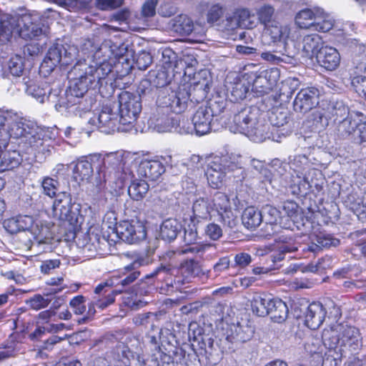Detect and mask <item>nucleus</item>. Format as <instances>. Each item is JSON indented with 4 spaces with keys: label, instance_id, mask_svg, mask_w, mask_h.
<instances>
[{
    "label": "nucleus",
    "instance_id": "3",
    "mask_svg": "<svg viewBox=\"0 0 366 366\" xmlns=\"http://www.w3.org/2000/svg\"><path fill=\"white\" fill-rule=\"evenodd\" d=\"M325 337L337 347L340 344L341 348H347L350 351H356L362 346L360 330L347 324L340 323L325 328Z\"/></svg>",
    "mask_w": 366,
    "mask_h": 366
},
{
    "label": "nucleus",
    "instance_id": "17",
    "mask_svg": "<svg viewBox=\"0 0 366 366\" xmlns=\"http://www.w3.org/2000/svg\"><path fill=\"white\" fill-rule=\"evenodd\" d=\"M165 167L158 159H142L138 167V172L149 181H156L164 173Z\"/></svg>",
    "mask_w": 366,
    "mask_h": 366
},
{
    "label": "nucleus",
    "instance_id": "50",
    "mask_svg": "<svg viewBox=\"0 0 366 366\" xmlns=\"http://www.w3.org/2000/svg\"><path fill=\"white\" fill-rule=\"evenodd\" d=\"M56 314V312L51 309L40 312L36 317V325L49 326L51 321L55 320Z\"/></svg>",
    "mask_w": 366,
    "mask_h": 366
},
{
    "label": "nucleus",
    "instance_id": "41",
    "mask_svg": "<svg viewBox=\"0 0 366 366\" xmlns=\"http://www.w3.org/2000/svg\"><path fill=\"white\" fill-rule=\"evenodd\" d=\"M282 209L294 222H297L298 218H302V212L300 207L298 204L293 200L285 201L282 204Z\"/></svg>",
    "mask_w": 366,
    "mask_h": 366
},
{
    "label": "nucleus",
    "instance_id": "35",
    "mask_svg": "<svg viewBox=\"0 0 366 366\" xmlns=\"http://www.w3.org/2000/svg\"><path fill=\"white\" fill-rule=\"evenodd\" d=\"M316 19L315 14L311 9L300 10L295 16V24L299 28H313Z\"/></svg>",
    "mask_w": 366,
    "mask_h": 366
},
{
    "label": "nucleus",
    "instance_id": "61",
    "mask_svg": "<svg viewBox=\"0 0 366 366\" xmlns=\"http://www.w3.org/2000/svg\"><path fill=\"white\" fill-rule=\"evenodd\" d=\"M170 78L164 70H159L156 74V84L158 87H164L170 83Z\"/></svg>",
    "mask_w": 366,
    "mask_h": 366
},
{
    "label": "nucleus",
    "instance_id": "48",
    "mask_svg": "<svg viewBox=\"0 0 366 366\" xmlns=\"http://www.w3.org/2000/svg\"><path fill=\"white\" fill-rule=\"evenodd\" d=\"M334 20L328 16L315 19L313 30L319 32H327L330 31L334 26Z\"/></svg>",
    "mask_w": 366,
    "mask_h": 366
},
{
    "label": "nucleus",
    "instance_id": "62",
    "mask_svg": "<svg viewBox=\"0 0 366 366\" xmlns=\"http://www.w3.org/2000/svg\"><path fill=\"white\" fill-rule=\"evenodd\" d=\"M307 184H308V182L305 179H300L298 184H292V194L300 197L305 195L307 193V188L305 187Z\"/></svg>",
    "mask_w": 366,
    "mask_h": 366
},
{
    "label": "nucleus",
    "instance_id": "10",
    "mask_svg": "<svg viewBox=\"0 0 366 366\" xmlns=\"http://www.w3.org/2000/svg\"><path fill=\"white\" fill-rule=\"evenodd\" d=\"M290 34V29L289 26H283L276 21L264 26L262 38L267 44L281 43L285 46Z\"/></svg>",
    "mask_w": 366,
    "mask_h": 366
},
{
    "label": "nucleus",
    "instance_id": "49",
    "mask_svg": "<svg viewBox=\"0 0 366 366\" xmlns=\"http://www.w3.org/2000/svg\"><path fill=\"white\" fill-rule=\"evenodd\" d=\"M51 302V300L39 294H36L27 302L29 306L35 310L46 307Z\"/></svg>",
    "mask_w": 366,
    "mask_h": 366
},
{
    "label": "nucleus",
    "instance_id": "5",
    "mask_svg": "<svg viewBox=\"0 0 366 366\" xmlns=\"http://www.w3.org/2000/svg\"><path fill=\"white\" fill-rule=\"evenodd\" d=\"M118 238L129 244H135L147 238V228L139 219L121 220L114 228Z\"/></svg>",
    "mask_w": 366,
    "mask_h": 366
},
{
    "label": "nucleus",
    "instance_id": "51",
    "mask_svg": "<svg viewBox=\"0 0 366 366\" xmlns=\"http://www.w3.org/2000/svg\"><path fill=\"white\" fill-rule=\"evenodd\" d=\"M85 301L83 295H77L71 300L69 305L75 314L82 315L85 312Z\"/></svg>",
    "mask_w": 366,
    "mask_h": 366
},
{
    "label": "nucleus",
    "instance_id": "4",
    "mask_svg": "<svg viewBox=\"0 0 366 366\" xmlns=\"http://www.w3.org/2000/svg\"><path fill=\"white\" fill-rule=\"evenodd\" d=\"M53 214L60 221L59 233L65 240H74L77 232L81 229L79 214L72 211L71 206L67 201L56 197L52 205Z\"/></svg>",
    "mask_w": 366,
    "mask_h": 366
},
{
    "label": "nucleus",
    "instance_id": "60",
    "mask_svg": "<svg viewBox=\"0 0 366 366\" xmlns=\"http://www.w3.org/2000/svg\"><path fill=\"white\" fill-rule=\"evenodd\" d=\"M13 32V26L8 21L0 20V40L2 38L9 39Z\"/></svg>",
    "mask_w": 366,
    "mask_h": 366
},
{
    "label": "nucleus",
    "instance_id": "39",
    "mask_svg": "<svg viewBox=\"0 0 366 366\" xmlns=\"http://www.w3.org/2000/svg\"><path fill=\"white\" fill-rule=\"evenodd\" d=\"M334 111L333 105L328 104L326 108L317 107L312 113V119L316 123H322L323 119L327 122L335 116Z\"/></svg>",
    "mask_w": 366,
    "mask_h": 366
},
{
    "label": "nucleus",
    "instance_id": "8",
    "mask_svg": "<svg viewBox=\"0 0 366 366\" xmlns=\"http://www.w3.org/2000/svg\"><path fill=\"white\" fill-rule=\"evenodd\" d=\"M351 87L366 100V62H355L348 71Z\"/></svg>",
    "mask_w": 366,
    "mask_h": 366
},
{
    "label": "nucleus",
    "instance_id": "6",
    "mask_svg": "<svg viewBox=\"0 0 366 366\" xmlns=\"http://www.w3.org/2000/svg\"><path fill=\"white\" fill-rule=\"evenodd\" d=\"M121 293H122V289H119L117 283L109 277L105 282L99 283L95 287L92 307L96 306L100 310H104L113 304L115 297Z\"/></svg>",
    "mask_w": 366,
    "mask_h": 366
},
{
    "label": "nucleus",
    "instance_id": "63",
    "mask_svg": "<svg viewBox=\"0 0 366 366\" xmlns=\"http://www.w3.org/2000/svg\"><path fill=\"white\" fill-rule=\"evenodd\" d=\"M87 234L89 239L90 242H92V244H94L95 242L99 244L101 239L103 242H107L104 237L100 235V230L97 227L89 228L87 232Z\"/></svg>",
    "mask_w": 366,
    "mask_h": 366
},
{
    "label": "nucleus",
    "instance_id": "7",
    "mask_svg": "<svg viewBox=\"0 0 366 366\" xmlns=\"http://www.w3.org/2000/svg\"><path fill=\"white\" fill-rule=\"evenodd\" d=\"M319 95V89L315 86L301 89L294 99V109L301 113L310 111L317 104Z\"/></svg>",
    "mask_w": 366,
    "mask_h": 366
},
{
    "label": "nucleus",
    "instance_id": "30",
    "mask_svg": "<svg viewBox=\"0 0 366 366\" xmlns=\"http://www.w3.org/2000/svg\"><path fill=\"white\" fill-rule=\"evenodd\" d=\"M23 337L24 335L17 332L9 335L7 345L0 350V361L16 356L19 350L17 345Z\"/></svg>",
    "mask_w": 366,
    "mask_h": 366
},
{
    "label": "nucleus",
    "instance_id": "1",
    "mask_svg": "<svg viewBox=\"0 0 366 366\" xmlns=\"http://www.w3.org/2000/svg\"><path fill=\"white\" fill-rule=\"evenodd\" d=\"M119 123L125 126V129H132L142 111L140 100L132 93L122 91L118 97ZM99 127L104 132L109 133L117 127V114L112 108L106 104L102 107L98 117Z\"/></svg>",
    "mask_w": 366,
    "mask_h": 366
},
{
    "label": "nucleus",
    "instance_id": "33",
    "mask_svg": "<svg viewBox=\"0 0 366 366\" xmlns=\"http://www.w3.org/2000/svg\"><path fill=\"white\" fill-rule=\"evenodd\" d=\"M149 188V184L146 180L134 179L129 186L128 194L132 199L139 201L146 197Z\"/></svg>",
    "mask_w": 366,
    "mask_h": 366
},
{
    "label": "nucleus",
    "instance_id": "57",
    "mask_svg": "<svg viewBox=\"0 0 366 366\" xmlns=\"http://www.w3.org/2000/svg\"><path fill=\"white\" fill-rule=\"evenodd\" d=\"M66 337V335H65L64 337H59L57 335H52L49 337L47 340L44 341L43 345L41 346L39 349V353H42L43 350H51L56 343L65 340Z\"/></svg>",
    "mask_w": 366,
    "mask_h": 366
},
{
    "label": "nucleus",
    "instance_id": "55",
    "mask_svg": "<svg viewBox=\"0 0 366 366\" xmlns=\"http://www.w3.org/2000/svg\"><path fill=\"white\" fill-rule=\"evenodd\" d=\"M152 63V57L147 52L139 54L136 59V64L139 69L146 70Z\"/></svg>",
    "mask_w": 366,
    "mask_h": 366
},
{
    "label": "nucleus",
    "instance_id": "11",
    "mask_svg": "<svg viewBox=\"0 0 366 366\" xmlns=\"http://www.w3.org/2000/svg\"><path fill=\"white\" fill-rule=\"evenodd\" d=\"M99 159L100 156L95 154L83 156L78 159L73 169L74 180L82 182L84 179H88L93 174L95 162L99 161Z\"/></svg>",
    "mask_w": 366,
    "mask_h": 366
},
{
    "label": "nucleus",
    "instance_id": "46",
    "mask_svg": "<svg viewBox=\"0 0 366 366\" xmlns=\"http://www.w3.org/2000/svg\"><path fill=\"white\" fill-rule=\"evenodd\" d=\"M350 252L357 259L366 257V237L357 238L350 246Z\"/></svg>",
    "mask_w": 366,
    "mask_h": 366
},
{
    "label": "nucleus",
    "instance_id": "64",
    "mask_svg": "<svg viewBox=\"0 0 366 366\" xmlns=\"http://www.w3.org/2000/svg\"><path fill=\"white\" fill-rule=\"evenodd\" d=\"M56 366H81L79 360L69 357H62L56 363Z\"/></svg>",
    "mask_w": 366,
    "mask_h": 366
},
{
    "label": "nucleus",
    "instance_id": "34",
    "mask_svg": "<svg viewBox=\"0 0 366 366\" xmlns=\"http://www.w3.org/2000/svg\"><path fill=\"white\" fill-rule=\"evenodd\" d=\"M179 232V224L176 219L164 220L160 227V236L162 239L171 242L175 239Z\"/></svg>",
    "mask_w": 366,
    "mask_h": 366
},
{
    "label": "nucleus",
    "instance_id": "22",
    "mask_svg": "<svg viewBox=\"0 0 366 366\" xmlns=\"http://www.w3.org/2000/svg\"><path fill=\"white\" fill-rule=\"evenodd\" d=\"M280 79V71L277 68H272L264 71L263 75H259L254 79V85L256 87L261 88L260 92L267 93L272 90L273 87L277 85Z\"/></svg>",
    "mask_w": 366,
    "mask_h": 366
},
{
    "label": "nucleus",
    "instance_id": "54",
    "mask_svg": "<svg viewBox=\"0 0 366 366\" xmlns=\"http://www.w3.org/2000/svg\"><path fill=\"white\" fill-rule=\"evenodd\" d=\"M205 234L212 240H217L222 236V229L219 225L210 223L205 229Z\"/></svg>",
    "mask_w": 366,
    "mask_h": 366
},
{
    "label": "nucleus",
    "instance_id": "12",
    "mask_svg": "<svg viewBox=\"0 0 366 366\" xmlns=\"http://www.w3.org/2000/svg\"><path fill=\"white\" fill-rule=\"evenodd\" d=\"M140 274L139 269L132 268L129 264H127L114 270L110 277L117 283L119 289H122L123 292L139 277Z\"/></svg>",
    "mask_w": 366,
    "mask_h": 366
},
{
    "label": "nucleus",
    "instance_id": "2",
    "mask_svg": "<svg viewBox=\"0 0 366 366\" xmlns=\"http://www.w3.org/2000/svg\"><path fill=\"white\" fill-rule=\"evenodd\" d=\"M200 272L198 261L190 259L183 261L179 267L161 265L145 275L142 280L156 278L158 282H164L167 287L180 290L184 285L191 282Z\"/></svg>",
    "mask_w": 366,
    "mask_h": 366
},
{
    "label": "nucleus",
    "instance_id": "16",
    "mask_svg": "<svg viewBox=\"0 0 366 366\" xmlns=\"http://www.w3.org/2000/svg\"><path fill=\"white\" fill-rule=\"evenodd\" d=\"M340 127L345 134L359 139L360 142H366V117L359 120L346 117L342 121Z\"/></svg>",
    "mask_w": 366,
    "mask_h": 366
},
{
    "label": "nucleus",
    "instance_id": "28",
    "mask_svg": "<svg viewBox=\"0 0 366 366\" xmlns=\"http://www.w3.org/2000/svg\"><path fill=\"white\" fill-rule=\"evenodd\" d=\"M16 131L14 134L16 138L21 139L20 143L27 144L26 147L31 148L32 150H37L43 146V139L38 135L27 132L25 129L20 127L19 124H16Z\"/></svg>",
    "mask_w": 366,
    "mask_h": 366
},
{
    "label": "nucleus",
    "instance_id": "9",
    "mask_svg": "<svg viewBox=\"0 0 366 366\" xmlns=\"http://www.w3.org/2000/svg\"><path fill=\"white\" fill-rule=\"evenodd\" d=\"M212 207L217 212L220 221L224 224L231 226L235 216L229 197L222 192H215L212 199Z\"/></svg>",
    "mask_w": 366,
    "mask_h": 366
},
{
    "label": "nucleus",
    "instance_id": "38",
    "mask_svg": "<svg viewBox=\"0 0 366 366\" xmlns=\"http://www.w3.org/2000/svg\"><path fill=\"white\" fill-rule=\"evenodd\" d=\"M332 261L331 256L325 255L320 258L315 264H308L307 269L311 272L324 274L332 268Z\"/></svg>",
    "mask_w": 366,
    "mask_h": 366
},
{
    "label": "nucleus",
    "instance_id": "20",
    "mask_svg": "<svg viewBox=\"0 0 366 366\" xmlns=\"http://www.w3.org/2000/svg\"><path fill=\"white\" fill-rule=\"evenodd\" d=\"M34 218L30 215H17L5 219L3 222L4 229L10 234H17L20 232L30 230Z\"/></svg>",
    "mask_w": 366,
    "mask_h": 366
},
{
    "label": "nucleus",
    "instance_id": "53",
    "mask_svg": "<svg viewBox=\"0 0 366 366\" xmlns=\"http://www.w3.org/2000/svg\"><path fill=\"white\" fill-rule=\"evenodd\" d=\"M234 266L244 269L252 262V257L247 252H239L234 257Z\"/></svg>",
    "mask_w": 366,
    "mask_h": 366
},
{
    "label": "nucleus",
    "instance_id": "36",
    "mask_svg": "<svg viewBox=\"0 0 366 366\" xmlns=\"http://www.w3.org/2000/svg\"><path fill=\"white\" fill-rule=\"evenodd\" d=\"M174 29L182 35H188L194 29L193 21L186 14H179L175 17L173 24Z\"/></svg>",
    "mask_w": 366,
    "mask_h": 366
},
{
    "label": "nucleus",
    "instance_id": "47",
    "mask_svg": "<svg viewBox=\"0 0 366 366\" xmlns=\"http://www.w3.org/2000/svg\"><path fill=\"white\" fill-rule=\"evenodd\" d=\"M224 9L219 4H215L210 6L207 13V21L213 25L223 17Z\"/></svg>",
    "mask_w": 366,
    "mask_h": 366
},
{
    "label": "nucleus",
    "instance_id": "45",
    "mask_svg": "<svg viewBox=\"0 0 366 366\" xmlns=\"http://www.w3.org/2000/svg\"><path fill=\"white\" fill-rule=\"evenodd\" d=\"M46 58L51 61L53 66L58 64L64 66L70 64L67 61H62L61 49L58 46H51L46 53Z\"/></svg>",
    "mask_w": 366,
    "mask_h": 366
},
{
    "label": "nucleus",
    "instance_id": "31",
    "mask_svg": "<svg viewBox=\"0 0 366 366\" xmlns=\"http://www.w3.org/2000/svg\"><path fill=\"white\" fill-rule=\"evenodd\" d=\"M29 16H24L21 18V21L24 25L20 27L19 30V36L24 39H32L39 36L42 33V29L39 24L31 22Z\"/></svg>",
    "mask_w": 366,
    "mask_h": 366
},
{
    "label": "nucleus",
    "instance_id": "13",
    "mask_svg": "<svg viewBox=\"0 0 366 366\" xmlns=\"http://www.w3.org/2000/svg\"><path fill=\"white\" fill-rule=\"evenodd\" d=\"M333 345L332 341H327L325 337V329L320 336L311 335L305 344V350L313 361L320 359L328 347Z\"/></svg>",
    "mask_w": 366,
    "mask_h": 366
},
{
    "label": "nucleus",
    "instance_id": "44",
    "mask_svg": "<svg viewBox=\"0 0 366 366\" xmlns=\"http://www.w3.org/2000/svg\"><path fill=\"white\" fill-rule=\"evenodd\" d=\"M9 72L14 76H20L24 70V59L20 55L12 56L8 61Z\"/></svg>",
    "mask_w": 366,
    "mask_h": 366
},
{
    "label": "nucleus",
    "instance_id": "43",
    "mask_svg": "<svg viewBox=\"0 0 366 366\" xmlns=\"http://www.w3.org/2000/svg\"><path fill=\"white\" fill-rule=\"evenodd\" d=\"M258 20L264 26L276 21L273 19L274 15V8L269 4H264L257 11Z\"/></svg>",
    "mask_w": 366,
    "mask_h": 366
},
{
    "label": "nucleus",
    "instance_id": "26",
    "mask_svg": "<svg viewBox=\"0 0 366 366\" xmlns=\"http://www.w3.org/2000/svg\"><path fill=\"white\" fill-rule=\"evenodd\" d=\"M271 299L265 294H254L250 300V307L253 314L258 317L268 315V307L270 305Z\"/></svg>",
    "mask_w": 366,
    "mask_h": 366
},
{
    "label": "nucleus",
    "instance_id": "40",
    "mask_svg": "<svg viewBox=\"0 0 366 366\" xmlns=\"http://www.w3.org/2000/svg\"><path fill=\"white\" fill-rule=\"evenodd\" d=\"M201 222L199 217L194 214L191 217L190 222L188 224L187 227L184 228V238L188 243L195 242L198 237L199 224Z\"/></svg>",
    "mask_w": 366,
    "mask_h": 366
},
{
    "label": "nucleus",
    "instance_id": "37",
    "mask_svg": "<svg viewBox=\"0 0 366 366\" xmlns=\"http://www.w3.org/2000/svg\"><path fill=\"white\" fill-rule=\"evenodd\" d=\"M303 50L307 54H316L322 46L323 41L321 36L317 34L306 35L303 38Z\"/></svg>",
    "mask_w": 366,
    "mask_h": 366
},
{
    "label": "nucleus",
    "instance_id": "19",
    "mask_svg": "<svg viewBox=\"0 0 366 366\" xmlns=\"http://www.w3.org/2000/svg\"><path fill=\"white\" fill-rule=\"evenodd\" d=\"M254 16V15L248 9L239 8L227 18V21L228 25L232 27L252 29L254 26V22L251 19Z\"/></svg>",
    "mask_w": 366,
    "mask_h": 366
},
{
    "label": "nucleus",
    "instance_id": "23",
    "mask_svg": "<svg viewBox=\"0 0 366 366\" xmlns=\"http://www.w3.org/2000/svg\"><path fill=\"white\" fill-rule=\"evenodd\" d=\"M212 115L206 109L199 108L192 117L194 128L197 134L202 136L211 130Z\"/></svg>",
    "mask_w": 366,
    "mask_h": 366
},
{
    "label": "nucleus",
    "instance_id": "18",
    "mask_svg": "<svg viewBox=\"0 0 366 366\" xmlns=\"http://www.w3.org/2000/svg\"><path fill=\"white\" fill-rule=\"evenodd\" d=\"M54 224L51 222L34 220L30 231L36 242L39 244H46L54 238Z\"/></svg>",
    "mask_w": 366,
    "mask_h": 366
},
{
    "label": "nucleus",
    "instance_id": "24",
    "mask_svg": "<svg viewBox=\"0 0 366 366\" xmlns=\"http://www.w3.org/2000/svg\"><path fill=\"white\" fill-rule=\"evenodd\" d=\"M4 147L0 151V172L12 170L17 168L22 162V157L17 150H5Z\"/></svg>",
    "mask_w": 366,
    "mask_h": 366
},
{
    "label": "nucleus",
    "instance_id": "14",
    "mask_svg": "<svg viewBox=\"0 0 366 366\" xmlns=\"http://www.w3.org/2000/svg\"><path fill=\"white\" fill-rule=\"evenodd\" d=\"M320 66L327 71L335 70L340 64V55L338 51L330 46H322L316 55Z\"/></svg>",
    "mask_w": 366,
    "mask_h": 366
},
{
    "label": "nucleus",
    "instance_id": "21",
    "mask_svg": "<svg viewBox=\"0 0 366 366\" xmlns=\"http://www.w3.org/2000/svg\"><path fill=\"white\" fill-rule=\"evenodd\" d=\"M169 104L171 110L176 114H181L187 107V102L189 99L190 94L184 88L179 86L177 90L172 91L169 95Z\"/></svg>",
    "mask_w": 366,
    "mask_h": 366
},
{
    "label": "nucleus",
    "instance_id": "59",
    "mask_svg": "<svg viewBox=\"0 0 366 366\" xmlns=\"http://www.w3.org/2000/svg\"><path fill=\"white\" fill-rule=\"evenodd\" d=\"M60 264L59 259H46L41 262L40 269L44 274H49L52 269L59 268Z\"/></svg>",
    "mask_w": 366,
    "mask_h": 366
},
{
    "label": "nucleus",
    "instance_id": "15",
    "mask_svg": "<svg viewBox=\"0 0 366 366\" xmlns=\"http://www.w3.org/2000/svg\"><path fill=\"white\" fill-rule=\"evenodd\" d=\"M326 310L320 302L310 303L305 313V325L311 330H316L323 323Z\"/></svg>",
    "mask_w": 366,
    "mask_h": 366
},
{
    "label": "nucleus",
    "instance_id": "58",
    "mask_svg": "<svg viewBox=\"0 0 366 366\" xmlns=\"http://www.w3.org/2000/svg\"><path fill=\"white\" fill-rule=\"evenodd\" d=\"M79 81L74 84L75 95L76 97H81L86 91L87 88V77L85 74H80L76 78Z\"/></svg>",
    "mask_w": 366,
    "mask_h": 366
},
{
    "label": "nucleus",
    "instance_id": "32",
    "mask_svg": "<svg viewBox=\"0 0 366 366\" xmlns=\"http://www.w3.org/2000/svg\"><path fill=\"white\" fill-rule=\"evenodd\" d=\"M317 244L312 243L309 245L307 250L313 253H317L322 248H330V247H336L340 244V239L334 237L331 234H319L316 236Z\"/></svg>",
    "mask_w": 366,
    "mask_h": 366
},
{
    "label": "nucleus",
    "instance_id": "29",
    "mask_svg": "<svg viewBox=\"0 0 366 366\" xmlns=\"http://www.w3.org/2000/svg\"><path fill=\"white\" fill-rule=\"evenodd\" d=\"M342 353L341 349H337L335 345L328 347L322 356L316 360L321 363V366H339L342 362Z\"/></svg>",
    "mask_w": 366,
    "mask_h": 366
},
{
    "label": "nucleus",
    "instance_id": "56",
    "mask_svg": "<svg viewBox=\"0 0 366 366\" xmlns=\"http://www.w3.org/2000/svg\"><path fill=\"white\" fill-rule=\"evenodd\" d=\"M157 0H147L142 7V15L144 17H152L156 14Z\"/></svg>",
    "mask_w": 366,
    "mask_h": 366
},
{
    "label": "nucleus",
    "instance_id": "25",
    "mask_svg": "<svg viewBox=\"0 0 366 366\" xmlns=\"http://www.w3.org/2000/svg\"><path fill=\"white\" fill-rule=\"evenodd\" d=\"M268 309V315H270L274 322H282L287 317L289 312L287 305L280 298L272 297Z\"/></svg>",
    "mask_w": 366,
    "mask_h": 366
},
{
    "label": "nucleus",
    "instance_id": "27",
    "mask_svg": "<svg viewBox=\"0 0 366 366\" xmlns=\"http://www.w3.org/2000/svg\"><path fill=\"white\" fill-rule=\"evenodd\" d=\"M242 222L248 229H255L262 222V213L254 207H247L242 214Z\"/></svg>",
    "mask_w": 366,
    "mask_h": 366
},
{
    "label": "nucleus",
    "instance_id": "52",
    "mask_svg": "<svg viewBox=\"0 0 366 366\" xmlns=\"http://www.w3.org/2000/svg\"><path fill=\"white\" fill-rule=\"evenodd\" d=\"M124 3V0H96L97 7L102 11L116 9Z\"/></svg>",
    "mask_w": 366,
    "mask_h": 366
},
{
    "label": "nucleus",
    "instance_id": "42",
    "mask_svg": "<svg viewBox=\"0 0 366 366\" xmlns=\"http://www.w3.org/2000/svg\"><path fill=\"white\" fill-rule=\"evenodd\" d=\"M41 187L42 188L44 194L49 197L54 198L56 196L59 182L57 179H55L51 177H44L41 182Z\"/></svg>",
    "mask_w": 366,
    "mask_h": 366
}]
</instances>
